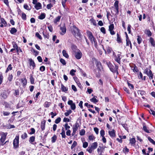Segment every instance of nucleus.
<instances>
[{
    "mask_svg": "<svg viewBox=\"0 0 155 155\" xmlns=\"http://www.w3.org/2000/svg\"><path fill=\"white\" fill-rule=\"evenodd\" d=\"M61 89L62 91L66 93V92L68 91V88L65 87L62 83L61 84Z\"/></svg>",
    "mask_w": 155,
    "mask_h": 155,
    "instance_id": "nucleus-19",
    "label": "nucleus"
},
{
    "mask_svg": "<svg viewBox=\"0 0 155 155\" xmlns=\"http://www.w3.org/2000/svg\"><path fill=\"white\" fill-rule=\"evenodd\" d=\"M60 30L61 31L60 34L61 35H64L66 32V28L65 24H64L62 27H60Z\"/></svg>",
    "mask_w": 155,
    "mask_h": 155,
    "instance_id": "nucleus-13",
    "label": "nucleus"
},
{
    "mask_svg": "<svg viewBox=\"0 0 155 155\" xmlns=\"http://www.w3.org/2000/svg\"><path fill=\"white\" fill-rule=\"evenodd\" d=\"M76 71L75 70L72 69L70 71V74L71 75L73 76L75 75L74 73L76 72Z\"/></svg>",
    "mask_w": 155,
    "mask_h": 155,
    "instance_id": "nucleus-56",
    "label": "nucleus"
},
{
    "mask_svg": "<svg viewBox=\"0 0 155 155\" xmlns=\"http://www.w3.org/2000/svg\"><path fill=\"white\" fill-rule=\"evenodd\" d=\"M85 133V131L84 129H82L81 130L79 134L81 136L84 135Z\"/></svg>",
    "mask_w": 155,
    "mask_h": 155,
    "instance_id": "nucleus-63",
    "label": "nucleus"
},
{
    "mask_svg": "<svg viewBox=\"0 0 155 155\" xmlns=\"http://www.w3.org/2000/svg\"><path fill=\"white\" fill-rule=\"evenodd\" d=\"M92 60L94 61L98 71V74H96V76L97 78H99L100 76V72L103 70V67L101 62L95 58H93Z\"/></svg>",
    "mask_w": 155,
    "mask_h": 155,
    "instance_id": "nucleus-1",
    "label": "nucleus"
},
{
    "mask_svg": "<svg viewBox=\"0 0 155 155\" xmlns=\"http://www.w3.org/2000/svg\"><path fill=\"white\" fill-rule=\"evenodd\" d=\"M118 123L120 124H121L123 126V127L125 128V129L126 130L128 129L127 125L126 124H122L121 123V122L118 121Z\"/></svg>",
    "mask_w": 155,
    "mask_h": 155,
    "instance_id": "nucleus-44",
    "label": "nucleus"
},
{
    "mask_svg": "<svg viewBox=\"0 0 155 155\" xmlns=\"http://www.w3.org/2000/svg\"><path fill=\"white\" fill-rule=\"evenodd\" d=\"M100 30L103 34H105L106 33L105 28L104 27H102L101 28Z\"/></svg>",
    "mask_w": 155,
    "mask_h": 155,
    "instance_id": "nucleus-64",
    "label": "nucleus"
},
{
    "mask_svg": "<svg viewBox=\"0 0 155 155\" xmlns=\"http://www.w3.org/2000/svg\"><path fill=\"white\" fill-rule=\"evenodd\" d=\"M45 17V14L44 13H41L40 16L38 17V18L42 20Z\"/></svg>",
    "mask_w": 155,
    "mask_h": 155,
    "instance_id": "nucleus-41",
    "label": "nucleus"
},
{
    "mask_svg": "<svg viewBox=\"0 0 155 155\" xmlns=\"http://www.w3.org/2000/svg\"><path fill=\"white\" fill-rule=\"evenodd\" d=\"M41 5L40 2H38L36 4H35V8L37 10H39L41 8Z\"/></svg>",
    "mask_w": 155,
    "mask_h": 155,
    "instance_id": "nucleus-23",
    "label": "nucleus"
},
{
    "mask_svg": "<svg viewBox=\"0 0 155 155\" xmlns=\"http://www.w3.org/2000/svg\"><path fill=\"white\" fill-rule=\"evenodd\" d=\"M13 78V76L12 74H9L7 78L8 81L9 82H11L12 81Z\"/></svg>",
    "mask_w": 155,
    "mask_h": 155,
    "instance_id": "nucleus-33",
    "label": "nucleus"
},
{
    "mask_svg": "<svg viewBox=\"0 0 155 155\" xmlns=\"http://www.w3.org/2000/svg\"><path fill=\"white\" fill-rule=\"evenodd\" d=\"M97 142H95L92 143L91 146H89L87 149V151L89 153H92L94 150L96 149L97 147Z\"/></svg>",
    "mask_w": 155,
    "mask_h": 155,
    "instance_id": "nucleus-4",
    "label": "nucleus"
},
{
    "mask_svg": "<svg viewBox=\"0 0 155 155\" xmlns=\"http://www.w3.org/2000/svg\"><path fill=\"white\" fill-rule=\"evenodd\" d=\"M137 40L138 44H140L142 41V39L140 36L138 35L137 36Z\"/></svg>",
    "mask_w": 155,
    "mask_h": 155,
    "instance_id": "nucleus-42",
    "label": "nucleus"
},
{
    "mask_svg": "<svg viewBox=\"0 0 155 155\" xmlns=\"http://www.w3.org/2000/svg\"><path fill=\"white\" fill-rule=\"evenodd\" d=\"M31 131L29 133L31 135L34 134L35 133V130L34 128H31L30 129Z\"/></svg>",
    "mask_w": 155,
    "mask_h": 155,
    "instance_id": "nucleus-61",
    "label": "nucleus"
},
{
    "mask_svg": "<svg viewBox=\"0 0 155 155\" xmlns=\"http://www.w3.org/2000/svg\"><path fill=\"white\" fill-rule=\"evenodd\" d=\"M148 139L150 142L155 145V141L153 139L150 137H148Z\"/></svg>",
    "mask_w": 155,
    "mask_h": 155,
    "instance_id": "nucleus-55",
    "label": "nucleus"
},
{
    "mask_svg": "<svg viewBox=\"0 0 155 155\" xmlns=\"http://www.w3.org/2000/svg\"><path fill=\"white\" fill-rule=\"evenodd\" d=\"M112 51V48L108 46L107 49V51L108 53L109 54Z\"/></svg>",
    "mask_w": 155,
    "mask_h": 155,
    "instance_id": "nucleus-58",
    "label": "nucleus"
},
{
    "mask_svg": "<svg viewBox=\"0 0 155 155\" xmlns=\"http://www.w3.org/2000/svg\"><path fill=\"white\" fill-rule=\"evenodd\" d=\"M28 137V135L26 132H24L21 136V138L23 140H24Z\"/></svg>",
    "mask_w": 155,
    "mask_h": 155,
    "instance_id": "nucleus-43",
    "label": "nucleus"
},
{
    "mask_svg": "<svg viewBox=\"0 0 155 155\" xmlns=\"http://www.w3.org/2000/svg\"><path fill=\"white\" fill-rule=\"evenodd\" d=\"M60 61L61 62V63L63 65H66V62L65 60L64 59H63L62 58H60Z\"/></svg>",
    "mask_w": 155,
    "mask_h": 155,
    "instance_id": "nucleus-57",
    "label": "nucleus"
},
{
    "mask_svg": "<svg viewBox=\"0 0 155 155\" xmlns=\"http://www.w3.org/2000/svg\"><path fill=\"white\" fill-rule=\"evenodd\" d=\"M29 79L31 84H35V79L32 74H30Z\"/></svg>",
    "mask_w": 155,
    "mask_h": 155,
    "instance_id": "nucleus-28",
    "label": "nucleus"
},
{
    "mask_svg": "<svg viewBox=\"0 0 155 155\" xmlns=\"http://www.w3.org/2000/svg\"><path fill=\"white\" fill-rule=\"evenodd\" d=\"M97 97L96 96H94V97L90 99V101L96 104L98 102V100L96 98Z\"/></svg>",
    "mask_w": 155,
    "mask_h": 155,
    "instance_id": "nucleus-20",
    "label": "nucleus"
},
{
    "mask_svg": "<svg viewBox=\"0 0 155 155\" xmlns=\"http://www.w3.org/2000/svg\"><path fill=\"white\" fill-rule=\"evenodd\" d=\"M57 139V136L54 134V136L51 137V142L52 143H54L55 142Z\"/></svg>",
    "mask_w": 155,
    "mask_h": 155,
    "instance_id": "nucleus-45",
    "label": "nucleus"
},
{
    "mask_svg": "<svg viewBox=\"0 0 155 155\" xmlns=\"http://www.w3.org/2000/svg\"><path fill=\"white\" fill-rule=\"evenodd\" d=\"M61 17V16H58L55 18L54 21V22L55 24H57V22H59Z\"/></svg>",
    "mask_w": 155,
    "mask_h": 155,
    "instance_id": "nucleus-29",
    "label": "nucleus"
},
{
    "mask_svg": "<svg viewBox=\"0 0 155 155\" xmlns=\"http://www.w3.org/2000/svg\"><path fill=\"white\" fill-rule=\"evenodd\" d=\"M121 54L122 53L121 52L118 51L116 55L113 58L114 61L119 64H120L121 59L122 58Z\"/></svg>",
    "mask_w": 155,
    "mask_h": 155,
    "instance_id": "nucleus-6",
    "label": "nucleus"
},
{
    "mask_svg": "<svg viewBox=\"0 0 155 155\" xmlns=\"http://www.w3.org/2000/svg\"><path fill=\"white\" fill-rule=\"evenodd\" d=\"M61 135L62 138H65L66 137V136L65 134V132L64 128L63 127H62L61 129V132L60 133Z\"/></svg>",
    "mask_w": 155,
    "mask_h": 155,
    "instance_id": "nucleus-31",
    "label": "nucleus"
},
{
    "mask_svg": "<svg viewBox=\"0 0 155 155\" xmlns=\"http://www.w3.org/2000/svg\"><path fill=\"white\" fill-rule=\"evenodd\" d=\"M114 6L116 10L115 11L116 14L115 15H118L119 13V1H118L116 0L115 1L114 4Z\"/></svg>",
    "mask_w": 155,
    "mask_h": 155,
    "instance_id": "nucleus-10",
    "label": "nucleus"
},
{
    "mask_svg": "<svg viewBox=\"0 0 155 155\" xmlns=\"http://www.w3.org/2000/svg\"><path fill=\"white\" fill-rule=\"evenodd\" d=\"M35 136H32L31 137L29 140V141L30 143L33 144V143L35 141Z\"/></svg>",
    "mask_w": 155,
    "mask_h": 155,
    "instance_id": "nucleus-35",
    "label": "nucleus"
},
{
    "mask_svg": "<svg viewBox=\"0 0 155 155\" xmlns=\"http://www.w3.org/2000/svg\"><path fill=\"white\" fill-rule=\"evenodd\" d=\"M13 67L12 66V64H10L8 65V67H7L5 71V73H7L9 71H11L12 70Z\"/></svg>",
    "mask_w": 155,
    "mask_h": 155,
    "instance_id": "nucleus-26",
    "label": "nucleus"
},
{
    "mask_svg": "<svg viewBox=\"0 0 155 155\" xmlns=\"http://www.w3.org/2000/svg\"><path fill=\"white\" fill-rule=\"evenodd\" d=\"M71 33L75 37L76 36L80 37L81 36L80 30L75 25H73L70 27Z\"/></svg>",
    "mask_w": 155,
    "mask_h": 155,
    "instance_id": "nucleus-3",
    "label": "nucleus"
},
{
    "mask_svg": "<svg viewBox=\"0 0 155 155\" xmlns=\"http://www.w3.org/2000/svg\"><path fill=\"white\" fill-rule=\"evenodd\" d=\"M144 33L148 36L150 37L152 35V33L149 29H146Z\"/></svg>",
    "mask_w": 155,
    "mask_h": 155,
    "instance_id": "nucleus-37",
    "label": "nucleus"
},
{
    "mask_svg": "<svg viewBox=\"0 0 155 155\" xmlns=\"http://www.w3.org/2000/svg\"><path fill=\"white\" fill-rule=\"evenodd\" d=\"M35 36L40 40H42V39L41 35L39 34L38 32H37L36 33Z\"/></svg>",
    "mask_w": 155,
    "mask_h": 155,
    "instance_id": "nucleus-60",
    "label": "nucleus"
},
{
    "mask_svg": "<svg viewBox=\"0 0 155 155\" xmlns=\"http://www.w3.org/2000/svg\"><path fill=\"white\" fill-rule=\"evenodd\" d=\"M77 145V143L76 141H74L73 142V144H72L71 148L72 150Z\"/></svg>",
    "mask_w": 155,
    "mask_h": 155,
    "instance_id": "nucleus-53",
    "label": "nucleus"
},
{
    "mask_svg": "<svg viewBox=\"0 0 155 155\" xmlns=\"http://www.w3.org/2000/svg\"><path fill=\"white\" fill-rule=\"evenodd\" d=\"M130 143L132 145H135V143L136 142V140L135 138L133 137L132 138H130Z\"/></svg>",
    "mask_w": 155,
    "mask_h": 155,
    "instance_id": "nucleus-32",
    "label": "nucleus"
},
{
    "mask_svg": "<svg viewBox=\"0 0 155 155\" xmlns=\"http://www.w3.org/2000/svg\"><path fill=\"white\" fill-rule=\"evenodd\" d=\"M20 81L22 83L23 87L24 88L25 87L27 83V80L25 76V78H24L21 79Z\"/></svg>",
    "mask_w": 155,
    "mask_h": 155,
    "instance_id": "nucleus-15",
    "label": "nucleus"
},
{
    "mask_svg": "<svg viewBox=\"0 0 155 155\" xmlns=\"http://www.w3.org/2000/svg\"><path fill=\"white\" fill-rule=\"evenodd\" d=\"M63 56L67 58H68L69 57L68 54L67 53L66 51L64 50H63L62 51Z\"/></svg>",
    "mask_w": 155,
    "mask_h": 155,
    "instance_id": "nucleus-34",
    "label": "nucleus"
},
{
    "mask_svg": "<svg viewBox=\"0 0 155 155\" xmlns=\"http://www.w3.org/2000/svg\"><path fill=\"white\" fill-rule=\"evenodd\" d=\"M149 41L151 43V45L155 48V41L153 38L151 37L149 39Z\"/></svg>",
    "mask_w": 155,
    "mask_h": 155,
    "instance_id": "nucleus-22",
    "label": "nucleus"
},
{
    "mask_svg": "<svg viewBox=\"0 0 155 155\" xmlns=\"http://www.w3.org/2000/svg\"><path fill=\"white\" fill-rule=\"evenodd\" d=\"M46 122V120H43L42 121L41 123L40 127L41 130L42 131H43L45 129Z\"/></svg>",
    "mask_w": 155,
    "mask_h": 155,
    "instance_id": "nucleus-18",
    "label": "nucleus"
},
{
    "mask_svg": "<svg viewBox=\"0 0 155 155\" xmlns=\"http://www.w3.org/2000/svg\"><path fill=\"white\" fill-rule=\"evenodd\" d=\"M13 148L16 149L19 147V136H16L13 142Z\"/></svg>",
    "mask_w": 155,
    "mask_h": 155,
    "instance_id": "nucleus-7",
    "label": "nucleus"
},
{
    "mask_svg": "<svg viewBox=\"0 0 155 155\" xmlns=\"http://www.w3.org/2000/svg\"><path fill=\"white\" fill-rule=\"evenodd\" d=\"M127 84L128 85V86H129V87L130 88V89H134V86L133 84H130V83L128 81H127Z\"/></svg>",
    "mask_w": 155,
    "mask_h": 155,
    "instance_id": "nucleus-49",
    "label": "nucleus"
},
{
    "mask_svg": "<svg viewBox=\"0 0 155 155\" xmlns=\"http://www.w3.org/2000/svg\"><path fill=\"white\" fill-rule=\"evenodd\" d=\"M95 137L93 134L89 135L88 137V139L90 140H92L95 139Z\"/></svg>",
    "mask_w": 155,
    "mask_h": 155,
    "instance_id": "nucleus-62",
    "label": "nucleus"
},
{
    "mask_svg": "<svg viewBox=\"0 0 155 155\" xmlns=\"http://www.w3.org/2000/svg\"><path fill=\"white\" fill-rule=\"evenodd\" d=\"M126 45L127 46H129L130 45L132 44L131 41L129 39L126 40Z\"/></svg>",
    "mask_w": 155,
    "mask_h": 155,
    "instance_id": "nucleus-50",
    "label": "nucleus"
},
{
    "mask_svg": "<svg viewBox=\"0 0 155 155\" xmlns=\"http://www.w3.org/2000/svg\"><path fill=\"white\" fill-rule=\"evenodd\" d=\"M80 125L79 123L77 122H76V123L74 124L73 127L72 129H73L77 131L78 129V128L80 127Z\"/></svg>",
    "mask_w": 155,
    "mask_h": 155,
    "instance_id": "nucleus-24",
    "label": "nucleus"
},
{
    "mask_svg": "<svg viewBox=\"0 0 155 155\" xmlns=\"http://www.w3.org/2000/svg\"><path fill=\"white\" fill-rule=\"evenodd\" d=\"M86 33L88 38L90 40L91 43H93L94 41L96 40L93 35L92 33L90 31H87L86 32Z\"/></svg>",
    "mask_w": 155,
    "mask_h": 155,
    "instance_id": "nucleus-8",
    "label": "nucleus"
},
{
    "mask_svg": "<svg viewBox=\"0 0 155 155\" xmlns=\"http://www.w3.org/2000/svg\"><path fill=\"white\" fill-rule=\"evenodd\" d=\"M6 135L7 134H5L4 133L1 135V138L0 139V146L4 145L5 143H4L6 139Z\"/></svg>",
    "mask_w": 155,
    "mask_h": 155,
    "instance_id": "nucleus-9",
    "label": "nucleus"
},
{
    "mask_svg": "<svg viewBox=\"0 0 155 155\" xmlns=\"http://www.w3.org/2000/svg\"><path fill=\"white\" fill-rule=\"evenodd\" d=\"M68 105H70L71 108L72 110H74L76 109V105L74 103H73L72 100H69L68 102Z\"/></svg>",
    "mask_w": 155,
    "mask_h": 155,
    "instance_id": "nucleus-14",
    "label": "nucleus"
},
{
    "mask_svg": "<svg viewBox=\"0 0 155 155\" xmlns=\"http://www.w3.org/2000/svg\"><path fill=\"white\" fill-rule=\"evenodd\" d=\"M22 19L24 20H26V15L25 13L24 12H22L21 16Z\"/></svg>",
    "mask_w": 155,
    "mask_h": 155,
    "instance_id": "nucleus-48",
    "label": "nucleus"
},
{
    "mask_svg": "<svg viewBox=\"0 0 155 155\" xmlns=\"http://www.w3.org/2000/svg\"><path fill=\"white\" fill-rule=\"evenodd\" d=\"M74 53L75 58L78 60L81 59L82 57V53L79 49H78V51Z\"/></svg>",
    "mask_w": 155,
    "mask_h": 155,
    "instance_id": "nucleus-11",
    "label": "nucleus"
},
{
    "mask_svg": "<svg viewBox=\"0 0 155 155\" xmlns=\"http://www.w3.org/2000/svg\"><path fill=\"white\" fill-rule=\"evenodd\" d=\"M114 28V25L113 24H111L109 26V31L111 35H114L115 34V31L113 30Z\"/></svg>",
    "mask_w": 155,
    "mask_h": 155,
    "instance_id": "nucleus-12",
    "label": "nucleus"
},
{
    "mask_svg": "<svg viewBox=\"0 0 155 155\" xmlns=\"http://www.w3.org/2000/svg\"><path fill=\"white\" fill-rule=\"evenodd\" d=\"M109 134L112 137H114L116 136L115 131L114 129H113L110 131H109Z\"/></svg>",
    "mask_w": 155,
    "mask_h": 155,
    "instance_id": "nucleus-17",
    "label": "nucleus"
},
{
    "mask_svg": "<svg viewBox=\"0 0 155 155\" xmlns=\"http://www.w3.org/2000/svg\"><path fill=\"white\" fill-rule=\"evenodd\" d=\"M71 48L74 53L76 52V51H78V49L77 46L74 44H73L71 45Z\"/></svg>",
    "mask_w": 155,
    "mask_h": 155,
    "instance_id": "nucleus-30",
    "label": "nucleus"
},
{
    "mask_svg": "<svg viewBox=\"0 0 155 155\" xmlns=\"http://www.w3.org/2000/svg\"><path fill=\"white\" fill-rule=\"evenodd\" d=\"M90 21L91 23L93 24V25H94L96 26L97 25L96 21L93 18H92L90 20Z\"/></svg>",
    "mask_w": 155,
    "mask_h": 155,
    "instance_id": "nucleus-51",
    "label": "nucleus"
},
{
    "mask_svg": "<svg viewBox=\"0 0 155 155\" xmlns=\"http://www.w3.org/2000/svg\"><path fill=\"white\" fill-rule=\"evenodd\" d=\"M2 24L4 25V26L5 27L7 26V22L5 21L4 18H1V21H0V24Z\"/></svg>",
    "mask_w": 155,
    "mask_h": 155,
    "instance_id": "nucleus-27",
    "label": "nucleus"
},
{
    "mask_svg": "<svg viewBox=\"0 0 155 155\" xmlns=\"http://www.w3.org/2000/svg\"><path fill=\"white\" fill-rule=\"evenodd\" d=\"M51 104V102L46 101L45 102L43 105L44 107L45 108H48L49 107Z\"/></svg>",
    "mask_w": 155,
    "mask_h": 155,
    "instance_id": "nucleus-38",
    "label": "nucleus"
},
{
    "mask_svg": "<svg viewBox=\"0 0 155 155\" xmlns=\"http://www.w3.org/2000/svg\"><path fill=\"white\" fill-rule=\"evenodd\" d=\"M117 42L118 43H122V41L120 35L118 33L117 34Z\"/></svg>",
    "mask_w": 155,
    "mask_h": 155,
    "instance_id": "nucleus-25",
    "label": "nucleus"
},
{
    "mask_svg": "<svg viewBox=\"0 0 155 155\" xmlns=\"http://www.w3.org/2000/svg\"><path fill=\"white\" fill-rule=\"evenodd\" d=\"M143 73L148 76L150 80L153 79V74L150 69H148V68H146L144 70Z\"/></svg>",
    "mask_w": 155,
    "mask_h": 155,
    "instance_id": "nucleus-5",
    "label": "nucleus"
},
{
    "mask_svg": "<svg viewBox=\"0 0 155 155\" xmlns=\"http://www.w3.org/2000/svg\"><path fill=\"white\" fill-rule=\"evenodd\" d=\"M65 130H68L70 128V127L68 125V124L67 123H66L64 125Z\"/></svg>",
    "mask_w": 155,
    "mask_h": 155,
    "instance_id": "nucleus-59",
    "label": "nucleus"
},
{
    "mask_svg": "<svg viewBox=\"0 0 155 155\" xmlns=\"http://www.w3.org/2000/svg\"><path fill=\"white\" fill-rule=\"evenodd\" d=\"M133 71L134 72H139V70L138 69L137 67L136 66L135 64H134L133 67Z\"/></svg>",
    "mask_w": 155,
    "mask_h": 155,
    "instance_id": "nucleus-46",
    "label": "nucleus"
},
{
    "mask_svg": "<svg viewBox=\"0 0 155 155\" xmlns=\"http://www.w3.org/2000/svg\"><path fill=\"white\" fill-rule=\"evenodd\" d=\"M106 64L111 72L114 74L116 73L117 75L119 74V67L118 65L115 64L114 66L110 61H109L108 62H106Z\"/></svg>",
    "mask_w": 155,
    "mask_h": 155,
    "instance_id": "nucleus-2",
    "label": "nucleus"
},
{
    "mask_svg": "<svg viewBox=\"0 0 155 155\" xmlns=\"http://www.w3.org/2000/svg\"><path fill=\"white\" fill-rule=\"evenodd\" d=\"M72 110H71L69 109L68 110H67V112L65 113L64 114L67 117L68 116L69 114L72 113Z\"/></svg>",
    "mask_w": 155,
    "mask_h": 155,
    "instance_id": "nucleus-47",
    "label": "nucleus"
},
{
    "mask_svg": "<svg viewBox=\"0 0 155 155\" xmlns=\"http://www.w3.org/2000/svg\"><path fill=\"white\" fill-rule=\"evenodd\" d=\"M12 44L13 45V47L15 49L18 48L19 47H18L17 44H16V43L15 42L13 41L12 42Z\"/></svg>",
    "mask_w": 155,
    "mask_h": 155,
    "instance_id": "nucleus-52",
    "label": "nucleus"
},
{
    "mask_svg": "<svg viewBox=\"0 0 155 155\" xmlns=\"http://www.w3.org/2000/svg\"><path fill=\"white\" fill-rule=\"evenodd\" d=\"M3 79V77L2 72L0 73V85L2 82Z\"/></svg>",
    "mask_w": 155,
    "mask_h": 155,
    "instance_id": "nucleus-54",
    "label": "nucleus"
},
{
    "mask_svg": "<svg viewBox=\"0 0 155 155\" xmlns=\"http://www.w3.org/2000/svg\"><path fill=\"white\" fill-rule=\"evenodd\" d=\"M28 61L29 62V64L30 66H32L33 69H34L36 66V65L34 61L31 58L29 59Z\"/></svg>",
    "mask_w": 155,
    "mask_h": 155,
    "instance_id": "nucleus-16",
    "label": "nucleus"
},
{
    "mask_svg": "<svg viewBox=\"0 0 155 155\" xmlns=\"http://www.w3.org/2000/svg\"><path fill=\"white\" fill-rule=\"evenodd\" d=\"M24 104L22 101H19L18 103L17 104L16 108L17 109L21 107H24Z\"/></svg>",
    "mask_w": 155,
    "mask_h": 155,
    "instance_id": "nucleus-21",
    "label": "nucleus"
},
{
    "mask_svg": "<svg viewBox=\"0 0 155 155\" xmlns=\"http://www.w3.org/2000/svg\"><path fill=\"white\" fill-rule=\"evenodd\" d=\"M17 31V30L14 27L12 28L10 31V32L12 34H14L16 33Z\"/></svg>",
    "mask_w": 155,
    "mask_h": 155,
    "instance_id": "nucleus-39",
    "label": "nucleus"
},
{
    "mask_svg": "<svg viewBox=\"0 0 155 155\" xmlns=\"http://www.w3.org/2000/svg\"><path fill=\"white\" fill-rule=\"evenodd\" d=\"M143 130L145 132L147 133H150V132L149 130L147 129V127L145 123H143Z\"/></svg>",
    "mask_w": 155,
    "mask_h": 155,
    "instance_id": "nucleus-36",
    "label": "nucleus"
},
{
    "mask_svg": "<svg viewBox=\"0 0 155 155\" xmlns=\"http://www.w3.org/2000/svg\"><path fill=\"white\" fill-rule=\"evenodd\" d=\"M42 33L45 38H46L47 39H49V35L48 32H45V33L44 31H43Z\"/></svg>",
    "mask_w": 155,
    "mask_h": 155,
    "instance_id": "nucleus-40",
    "label": "nucleus"
}]
</instances>
